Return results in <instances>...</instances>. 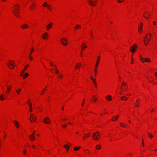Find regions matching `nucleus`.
<instances>
[{
	"label": "nucleus",
	"instance_id": "nucleus-1",
	"mask_svg": "<svg viewBox=\"0 0 157 157\" xmlns=\"http://www.w3.org/2000/svg\"><path fill=\"white\" fill-rule=\"evenodd\" d=\"M100 136L99 133L98 132H96L95 133L93 134L92 137L94 140H98L99 139Z\"/></svg>",
	"mask_w": 157,
	"mask_h": 157
},
{
	"label": "nucleus",
	"instance_id": "nucleus-2",
	"mask_svg": "<svg viewBox=\"0 0 157 157\" xmlns=\"http://www.w3.org/2000/svg\"><path fill=\"white\" fill-rule=\"evenodd\" d=\"M67 39L65 38H63L61 40V42L63 45L65 46L67 44Z\"/></svg>",
	"mask_w": 157,
	"mask_h": 157
},
{
	"label": "nucleus",
	"instance_id": "nucleus-3",
	"mask_svg": "<svg viewBox=\"0 0 157 157\" xmlns=\"http://www.w3.org/2000/svg\"><path fill=\"white\" fill-rule=\"evenodd\" d=\"M137 48V46L136 45L134 44L133 45V46H131L130 47V51L132 52H135V48Z\"/></svg>",
	"mask_w": 157,
	"mask_h": 157
},
{
	"label": "nucleus",
	"instance_id": "nucleus-4",
	"mask_svg": "<svg viewBox=\"0 0 157 157\" xmlns=\"http://www.w3.org/2000/svg\"><path fill=\"white\" fill-rule=\"evenodd\" d=\"M140 59L143 63H144V61H145L146 62H150L151 61L150 59L149 58H146L144 60V59L141 56H140Z\"/></svg>",
	"mask_w": 157,
	"mask_h": 157
},
{
	"label": "nucleus",
	"instance_id": "nucleus-5",
	"mask_svg": "<svg viewBox=\"0 0 157 157\" xmlns=\"http://www.w3.org/2000/svg\"><path fill=\"white\" fill-rule=\"evenodd\" d=\"M43 121L46 124H49L51 122L50 120L48 117H45L43 120Z\"/></svg>",
	"mask_w": 157,
	"mask_h": 157
},
{
	"label": "nucleus",
	"instance_id": "nucleus-6",
	"mask_svg": "<svg viewBox=\"0 0 157 157\" xmlns=\"http://www.w3.org/2000/svg\"><path fill=\"white\" fill-rule=\"evenodd\" d=\"M30 121L31 122H32L33 121H35L36 120V117L35 115L32 114L30 115Z\"/></svg>",
	"mask_w": 157,
	"mask_h": 157
},
{
	"label": "nucleus",
	"instance_id": "nucleus-7",
	"mask_svg": "<svg viewBox=\"0 0 157 157\" xmlns=\"http://www.w3.org/2000/svg\"><path fill=\"white\" fill-rule=\"evenodd\" d=\"M7 66L10 69H12L15 66V65L11 63L10 61H9V63L7 64Z\"/></svg>",
	"mask_w": 157,
	"mask_h": 157
},
{
	"label": "nucleus",
	"instance_id": "nucleus-8",
	"mask_svg": "<svg viewBox=\"0 0 157 157\" xmlns=\"http://www.w3.org/2000/svg\"><path fill=\"white\" fill-rule=\"evenodd\" d=\"M98 59L97 60V63H96V66H95L96 69L94 70L95 73L96 72V68L97 67H98V63L99 62V59H100V56H98ZM95 76H96V73H95Z\"/></svg>",
	"mask_w": 157,
	"mask_h": 157
},
{
	"label": "nucleus",
	"instance_id": "nucleus-9",
	"mask_svg": "<svg viewBox=\"0 0 157 157\" xmlns=\"http://www.w3.org/2000/svg\"><path fill=\"white\" fill-rule=\"evenodd\" d=\"M88 3L92 6H94L96 5V3H95L93 1L91 0H88Z\"/></svg>",
	"mask_w": 157,
	"mask_h": 157
},
{
	"label": "nucleus",
	"instance_id": "nucleus-10",
	"mask_svg": "<svg viewBox=\"0 0 157 157\" xmlns=\"http://www.w3.org/2000/svg\"><path fill=\"white\" fill-rule=\"evenodd\" d=\"M53 23L51 22L50 23L48 24L46 26L47 29L48 30H49L51 28L52 25Z\"/></svg>",
	"mask_w": 157,
	"mask_h": 157
},
{
	"label": "nucleus",
	"instance_id": "nucleus-11",
	"mask_svg": "<svg viewBox=\"0 0 157 157\" xmlns=\"http://www.w3.org/2000/svg\"><path fill=\"white\" fill-rule=\"evenodd\" d=\"M13 13L17 17H19V10L17 11H13Z\"/></svg>",
	"mask_w": 157,
	"mask_h": 157
},
{
	"label": "nucleus",
	"instance_id": "nucleus-12",
	"mask_svg": "<svg viewBox=\"0 0 157 157\" xmlns=\"http://www.w3.org/2000/svg\"><path fill=\"white\" fill-rule=\"evenodd\" d=\"M29 139L32 140H34L35 139V136L33 135V134H32L29 136Z\"/></svg>",
	"mask_w": 157,
	"mask_h": 157
},
{
	"label": "nucleus",
	"instance_id": "nucleus-13",
	"mask_svg": "<svg viewBox=\"0 0 157 157\" xmlns=\"http://www.w3.org/2000/svg\"><path fill=\"white\" fill-rule=\"evenodd\" d=\"M28 27V26L27 25L25 24L21 25V28L23 29H25L27 28Z\"/></svg>",
	"mask_w": 157,
	"mask_h": 157
},
{
	"label": "nucleus",
	"instance_id": "nucleus-14",
	"mask_svg": "<svg viewBox=\"0 0 157 157\" xmlns=\"http://www.w3.org/2000/svg\"><path fill=\"white\" fill-rule=\"evenodd\" d=\"M147 35H146V36L145 37L144 39H147V42H146V41H145V40H144V42L145 43V44L146 45H147L149 43V41H150V39H147Z\"/></svg>",
	"mask_w": 157,
	"mask_h": 157
},
{
	"label": "nucleus",
	"instance_id": "nucleus-15",
	"mask_svg": "<svg viewBox=\"0 0 157 157\" xmlns=\"http://www.w3.org/2000/svg\"><path fill=\"white\" fill-rule=\"evenodd\" d=\"M14 124L15 125L16 127L17 128H19V123L17 121H14Z\"/></svg>",
	"mask_w": 157,
	"mask_h": 157
},
{
	"label": "nucleus",
	"instance_id": "nucleus-16",
	"mask_svg": "<svg viewBox=\"0 0 157 157\" xmlns=\"http://www.w3.org/2000/svg\"><path fill=\"white\" fill-rule=\"evenodd\" d=\"M87 48L86 46L85 45V44L84 43H83L82 44V46L81 47L82 50H84V49Z\"/></svg>",
	"mask_w": 157,
	"mask_h": 157
},
{
	"label": "nucleus",
	"instance_id": "nucleus-17",
	"mask_svg": "<svg viewBox=\"0 0 157 157\" xmlns=\"http://www.w3.org/2000/svg\"><path fill=\"white\" fill-rule=\"evenodd\" d=\"M48 37V33H45L43 35L42 37L44 39H46V37Z\"/></svg>",
	"mask_w": 157,
	"mask_h": 157
},
{
	"label": "nucleus",
	"instance_id": "nucleus-18",
	"mask_svg": "<svg viewBox=\"0 0 157 157\" xmlns=\"http://www.w3.org/2000/svg\"><path fill=\"white\" fill-rule=\"evenodd\" d=\"M105 98L108 101H111L112 99L111 96L110 95H108Z\"/></svg>",
	"mask_w": 157,
	"mask_h": 157
},
{
	"label": "nucleus",
	"instance_id": "nucleus-19",
	"mask_svg": "<svg viewBox=\"0 0 157 157\" xmlns=\"http://www.w3.org/2000/svg\"><path fill=\"white\" fill-rule=\"evenodd\" d=\"M64 147L66 149L67 151H68L69 148L70 147L68 145H65L64 146Z\"/></svg>",
	"mask_w": 157,
	"mask_h": 157
},
{
	"label": "nucleus",
	"instance_id": "nucleus-20",
	"mask_svg": "<svg viewBox=\"0 0 157 157\" xmlns=\"http://www.w3.org/2000/svg\"><path fill=\"white\" fill-rule=\"evenodd\" d=\"M43 6L47 7H50V5L48 4L46 2H45L44 3Z\"/></svg>",
	"mask_w": 157,
	"mask_h": 157
},
{
	"label": "nucleus",
	"instance_id": "nucleus-21",
	"mask_svg": "<svg viewBox=\"0 0 157 157\" xmlns=\"http://www.w3.org/2000/svg\"><path fill=\"white\" fill-rule=\"evenodd\" d=\"M90 79L93 80L94 85H95V86L96 87L97 85L95 82V79L93 78L92 77H90Z\"/></svg>",
	"mask_w": 157,
	"mask_h": 157
},
{
	"label": "nucleus",
	"instance_id": "nucleus-22",
	"mask_svg": "<svg viewBox=\"0 0 157 157\" xmlns=\"http://www.w3.org/2000/svg\"><path fill=\"white\" fill-rule=\"evenodd\" d=\"M29 105L30 108L29 111L30 112H32V104L31 103H29Z\"/></svg>",
	"mask_w": 157,
	"mask_h": 157
},
{
	"label": "nucleus",
	"instance_id": "nucleus-23",
	"mask_svg": "<svg viewBox=\"0 0 157 157\" xmlns=\"http://www.w3.org/2000/svg\"><path fill=\"white\" fill-rule=\"evenodd\" d=\"M121 99L122 100H127L128 99V98L127 97L125 96H123L121 97Z\"/></svg>",
	"mask_w": 157,
	"mask_h": 157
},
{
	"label": "nucleus",
	"instance_id": "nucleus-24",
	"mask_svg": "<svg viewBox=\"0 0 157 157\" xmlns=\"http://www.w3.org/2000/svg\"><path fill=\"white\" fill-rule=\"evenodd\" d=\"M119 117V116L118 115H117L115 117H113L112 119V121H116Z\"/></svg>",
	"mask_w": 157,
	"mask_h": 157
},
{
	"label": "nucleus",
	"instance_id": "nucleus-25",
	"mask_svg": "<svg viewBox=\"0 0 157 157\" xmlns=\"http://www.w3.org/2000/svg\"><path fill=\"white\" fill-rule=\"evenodd\" d=\"M3 95L2 94H1V96L0 97V100L1 101H3L5 100V98L3 97Z\"/></svg>",
	"mask_w": 157,
	"mask_h": 157
},
{
	"label": "nucleus",
	"instance_id": "nucleus-26",
	"mask_svg": "<svg viewBox=\"0 0 157 157\" xmlns=\"http://www.w3.org/2000/svg\"><path fill=\"white\" fill-rule=\"evenodd\" d=\"M81 147L80 146L75 147L74 148V149L75 151H78L79 150L80 148Z\"/></svg>",
	"mask_w": 157,
	"mask_h": 157
},
{
	"label": "nucleus",
	"instance_id": "nucleus-27",
	"mask_svg": "<svg viewBox=\"0 0 157 157\" xmlns=\"http://www.w3.org/2000/svg\"><path fill=\"white\" fill-rule=\"evenodd\" d=\"M96 148L97 150L100 149L101 148V146L99 145H97L96 146Z\"/></svg>",
	"mask_w": 157,
	"mask_h": 157
},
{
	"label": "nucleus",
	"instance_id": "nucleus-28",
	"mask_svg": "<svg viewBox=\"0 0 157 157\" xmlns=\"http://www.w3.org/2000/svg\"><path fill=\"white\" fill-rule=\"evenodd\" d=\"M120 124L121 127H125V124H124L122 123L121 122L120 123Z\"/></svg>",
	"mask_w": 157,
	"mask_h": 157
},
{
	"label": "nucleus",
	"instance_id": "nucleus-29",
	"mask_svg": "<svg viewBox=\"0 0 157 157\" xmlns=\"http://www.w3.org/2000/svg\"><path fill=\"white\" fill-rule=\"evenodd\" d=\"M81 27V26L80 25H76L75 26V29H79V28H80Z\"/></svg>",
	"mask_w": 157,
	"mask_h": 157
},
{
	"label": "nucleus",
	"instance_id": "nucleus-30",
	"mask_svg": "<svg viewBox=\"0 0 157 157\" xmlns=\"http://www.w3.org/2000/svg\"><path fill=\"white\" fill-rule=\"evenodd\" d=\"M28 75H29V74L27 73H26L24 75L23 78L25 79V77H27L28 76Z\"/></svg>",
	"mask_w": 157,
	"mask_h": 157
},
{
	"label": "nucleus",
	"instance_id": "nucleus-31",
	"mask_svg": "<svg viewBox=\"0 0 157 157\" xmlns=\"http://www.w3.org/2000/svg\"><path fill=\"white\" fill-rule=\"evenodd\" d=\"M25 71V70H23L20 74V76H22L23 75L24 72Z\"/></svg>",
	"mask_w": 157,
	"mask_h": 157
},
{
	"label": "nucleus",
	"instance_id": "nucleus-32",
	"mask_svg": "<svg viewBox=\"0 0 157 157\" xmlns=\"http://www.w3.org/2000/svg\"><path fill=\"white\" fill-rule=\"evenodd\" d=\"M21 90V89H20L19 90H16V91L17 93V94H19Z\"/></svg>",
	"mask_w": 157,
	"mask_h": 157
},
{
	"label": "nucleus",
	"instance_id": "nucleus-33",
	"mask_svg": "<svg viewBox=\"0 0 157 157\" xmlns=\"http://www.w3.org/2000/svg\"><path fill=\"white\" fill-rule=\"evenodd\" d=\"M77 65L78 67H81V64L80 63H77Z\"/></svg>",
	"mask_w": 157,
	"mask_h": 157
},
{
	"label": "nucleus",
	"instance_id": "nucleus-34",
	"mask_svg": "<svg viewBox=\"0 0 157 157\" xmlns=\"http://www.w3.org/2000/svg\"><path fill=\"white\" fill-rule=\"evenodd\" d=\"M142 26H141L140 28L139 27H138V30L139 32H140V30H142Z\"/></svg>",
	"mask_w": 157,
	"mask_h": 157
},
{
	"label": "nucleus",
	"instance_id": "nucleus-35",
	"mask_svg": "<svg viewBox=\"0 0 157 157\" xmlns=\"http://www.w3.org/2000/svg\"><path fill=\"white\" fill-rule=\"evenodd\" d=\"M18 6L17 5H16L15 6ZM14 9L15 10V11H17L19 10L16 7H15Z\"/></svg>",
	"mask_w": 157,
	"mask_h": 157
},
{
	"label": "nucleus",
	"instance_id": "nucleus-36",
	"mask_svg": "<svg viewBox=\"0 0 157 157\" xmlns=\"http://www.w3.org/2000/svg\"><path fill=\"white\" fill-rule=\"evenodd\" d=\"M45 92V89H44L41 92V94L43 95Z\"/></svg>",
	"mask_w": 157,
	"mask_h": 157
},
{
	"label": "nucleus",
	"instance_id": "nucleus-37",
	"mask_svg": "<svg viewBox=\"0 0 157 157\" xmlns=\"http://www.w3.org/2000/svg\"><path fill=\"white\" fill-rule=\"evenodd\" d=\"M148 135L151 138H152L153 137V136L151 135L150 134V133H148Z\"/></svg>",
	"mask_w": 157,
	"mask_h": 157
},
{
	"label": "nucleus",
	"instance_id": "nucleus-38",
	"mask_svg": "<svg viewBox=\"0 0 157 157\" xmlns=\"http://www.w3.org/2000/svg\"><path fill=\"white\" fill-rule=\"evenodd\" d=\"M93 97L95 98L94 99V101H97V98H96L95 95H94Z\"/></svg>",
	"mask_w": 157,
	"mask_h": 157
},
{
	"label": "nucleus",
	"instance_id": "nucleus-39",
	"mask_svg": "<svg viewBox=\"0 0 157 157\" xmlns=\"http://www.w3.org/2000/svg\"><path fill=\"white\" fill-rule=\"evenodd\" d=\"M47 8L49 10H51L52 9V7L51 6H50V7H48Z\"/></svg>",
	"mask_w": 157,
	"mask_h": 157
},
{
	"label": "nucleus",
	"instance_id": "nucleus-40",
	"mask_svg": "<svg viewBox=\"0 0 157 157\" xmlns=\"http://www.w3.org/2000/svg\"><path fill=\"white\" fill-rule=\"evenodd\" d=\"M33 48H32L31 50V52L29 54V55L32 54V53L33 52Z\"/></svg>",
	"mask_w": 157,
	"mask_h": 157
},
{
	"label": "nucleus",
	"instance_id": "nucleus-41",
	"mask_svg": "<svg viewBox=\"0 0 157 157\" xmlns=\"http://www.w3.org/2000/svg\"><path fill=\"white\" fill-rule=\"evenodd\" d=\"M67 126V124H63V125L62 126L63 128H65Z\"/></svg>",
	"mask_w": 157,
	"mask_h": 157
},
{
	"label": "nucleus",
	"instance_id": "nucleus-42",
	"mask_svg": "<svg viewBox=\"0 0 157 157\" xmlns=\"http://www.w3.org/2000/svg\"><path fill=\"white\" fill-rule=\"evenodd\" d=\"M124 0H118V2L119 3L122 2Z\"/></svg>",
	"mask_w": 157,
	"mask_h": 157
},
{
	"label": "nucleus",
	"instance_id": "nucleus-43",
	"mask_svg": "<svg viewBox=\"0 0 157 157\" xmlns=\"http://www.w3.org/2000/svg\"><path fill=\"white\" fill-rule=\"evenodd\" d=\"M29 59H30V60H32V59H33V58H32V56H29Z\"/></svg>",
	"mask_w": 157,
	"mask_h": 157
},
{
	"label": "nucleus",
	"instance_id": "nucleus-44",
	"mask_svg": "<svg viewBox=\"0 0 157 157\" xmlns=\"http://www.w3.org/2000/svg\"><path fill=\"white\" fill-rule=\"evenodd\" d=\"M156 24V22L155 21H154L153 22V25H155Z\"/></svg>",
	"mask_w": 157,
	"mask_h": 157
},
{
	"label": "nucleus",
	"instance_id": "nucleus-45",
	"mask_svg": "<svg viewBox=\"0 0 157 157\" xmlns=\"http://www.w3.org/2000/svg\"><path fill=\"white\" fill-rule=\"evenodd\" d=\"M56 73L57 74H58V73H59V71H58L57 69H56Z\"/></svg>",
	"mask_w": 157,
	"mask_h": 157
},
{
	"label": "nucleus",
	"instance_id": "nucleus-46",
	"mask_svg": "<svg viewBox=\"0 0 157 157\" xmlns=\"http://www.w3.org/2000/svg\"><path fill=\"white\" fill-rule=\"evenodd\" d=\"M29 66V65H26L25 66V69H26L27 67V66Z\"/></svg>",
	"mask_w": 157,
	"mask_h": 157
},
{
	"label": "nucleus",
	"instance_id": "nucleus-47",
	"mask_svg": "<svg viewBox=\"0 0 157 157\" xmlns=\"http://www.w3.org/2000/svg\"><path fill=\"white\" fill-rule=\"evenodd\" d=\"M87 138V136H83V138L84 139H86V138Z\"/></svg>",
	"mask_w": 157,
	"mask_h": 157
},
{
	"label": "nucleus",
	"instance_id": "nucleus-48",
	"mask_svg": "<svg viewBox=\"0 0 157 157\" xmlns=\"http://www.w3.org/2000/svg\"><path fill=\"white\" fill-rule=\"evenodd\" d=\"M10 89L8 87L7 89V90L8 91V92H9L10 91Z\"/></svg>",
	"mask_w": 157,
	"mask_h": 157
},
{
	"label": "nucleus",
	"instance_id": "nucleus-49",
	"mask_svg": "<svg viewBox=\"0 0 157 157\" xmlns=\"http://www.w3.org/2000/svg\"><path fill=\"white\" fill-rule=\"evenodd\" d=\"M63 76L61 75H59V78H62L63 77Z\"/></svg>",
	"mask_w": 157,
	"mask_h": 157
},
{
	"label": "nucleus",
	"instance_id": "nucleus-50",
	"mask_svg": "<svg viewBox=\"0 0 157 157\" xmlns=\"http://www.w3.org/2000/svg\"><path fill=\"white\" fill-rule=\"evenodd\" d=\"M26 150H24L23 152V153L24 154H25L26 153Z\"/></svg>",
	"mask_w": 157,
	"mask_h": 157
},
{
	"label": "nucleus",
	"instance_id": "nucleus-51",
	"mask_svg": "<svg viewBox=\"0 0 157 157\" xmlns=\"http://www.w3.org/2000/svg\"><path fill=\"white\" fill-rule=\"evenodd\" d=\"M139 105V103H137V104H135V106L136 107H138V106L137 105Z\"/></svg>",
	"mask_w": 157,
	"mask_h": 157
},
{
	"label": "nucleus",
	"instance_id": "nucleus-52",
	"mask_svg": "<svg viewBox=\"0 0 157 157\" xmlns=\"http://www.w3.org/2000/svg\"><path fill=\"white\" fill-rule=\"evenodd\" d=\"M131 95V94H130V93H128L127 94V96H130Z\"/></svg>",
	"mask_w": 157,
	"mask_h": 157
},
{
	"label": "nucleus",
	"instance_id": "nucleus-53",
	"mask_svg": "<svg viewBox=\"0 0 157 157\" xmlns=\"http://www.w3.org/2000/svg\"><path fill=\"white\" fill-rule=\"evenodd\" d=\"M155 75L156 77L157 78V72H155Z\"/></svg>",
	"mask_w": 157,
	"mask_h": 157
},
{
	"label": "nucleus",
	"instance_id": "nucleus-54",
	"mask_svg": "<svg viewBox=\"0 0 157 157\" xmlns=\"http://www.w3.org/2000/svg\"><path fill=\"white\" fill-rule=\"evenodd\" d=\"M126 85V83H124L123 84V86H124Z\"/></svg>",
	"mask_w": 157,
	"mask_h": 157
},
{
	"label": "nucleus",
	"instance_id": "nucleus-55",
	"mask_svg": "<svg viewBox=\"0 0 157 157\" xmlns=\"http://www.w3.org/2000/svg\"><path fill=\"white\" fill-rule=\"evenodd\" d=\"M75 68H76V69H78V67L77 65L76 66H75Z\"/></svg>",
	"mask_w": 157,
	"mask_h": 157
},
{
	"label": "nucleus",
	"instance_id": "nucleus-56",
	"mask_svg": "<svg viewBox=\"0 0 157 157\" xmlns=\"http://www.w3.org/2000/svg\"><path fill=\"white\" fill-rule=\"evenodd\" d=\"M144 16V17H145V18H146V19H148V17H145L144 15V16Z\"/></svg>",
	"mask_w": 157,
	"mask_h": 157
},
{
	"label": "nucleus",
	"instance_id": "nucleus-57",
	"mask_svg": "<svg viewBox=\"0 0 157 157\" xmlns=\"http://www.w3.org/2000/svg\"><path fill=\"white\" fill-rule=\"evenodd\" d=\"M142 143L143 146H144V143L143 140H142Z\"/></svg>",
	"mask_w": 157,
	"mask_h": 157
},
{
	"label": "nucleus",
	"instance_id": "nucleus-58",
	"mask_svg": "<svg viewBox=\"0 0 157 157\" xmlns=\"http://www.w3.org/2000/svg\"><path fill=\"white\" fill-rule=\"evenodd\" d=\"M5 136L4 137V138H5L6 137V133H5Z\"/></svg>",
	"mask_w": 157,
	"mask_h": 157
},
{
	"label": "nucleus",
	"instance_id": "nucleus-59",
	"mask_svg": "<svg viewBox=\"0 0 157 157\" xmlns=\"http://www.w3.org/2000/svg\"><path fill=\"white\" fill-rule=\"evenodd\" d=\"M62 110H64V108H63V107L62 108Z\"/></svg>",
	"mask_w": 157,
	"mask_h": 157
},
{
	"label": "nucleus",
	"instance_id": "nucleus-60",
	"mask_svg": "<svg viewBox=\"0 0 157 157\" xmlns=\"http://www.w3.org/2000/svg\"><path fill=\"white\" fill-rule=\"evenodd\" d=\"M83 105H84V103H82V106H83Z\"/></svg>",
	"mask_w": 157,
	"mask_h": 157
},
{
	"label": "nucleus",
	"instance_id": "nucleus-61",
	"mask_svg": "<svg viewBox=\"0 0 157 157\" xmlns=\"http://www.w3.org/2000/svg\"><path fill=\"white\" fill-rule=\"evenodd\" d=\"M125 82H122V84H123V83H124Z\"/></svg>",
	"mask_w": 157,
	"mask_h": 157
},
{
	"label": "nucleus",
	"instance_id": "nucleus-62",
	"mask_svg": "<svg viewBox=\"0 0 157 157\" xmlns=\"http://www.w3.org/2000/svg\"><path fill=\"white\" fill-rule=\"evenodd\" d=\"M29 101H30L29 100L28 101V104L29 103Z\"/></svg>",
	"mask_w": 157,
	"mask_h": 157
},
{
	"label": "nucleus",
	"instance_id": "nucleus-63",
	"mask_svg": "<svg viewBox=\"0 0 157 157\" xmlns=\"http://www.w3.org/2000/svg\"><path fill=\"white\" fill-rule=\"evenodd\" d=\"M120 94H122L121 93V92H120Z\"/></svg>",
	"mask_w": 157,
	"mask_h": 157
},
{
	"label": "nucleus",
	"instance_id": "nucleus-64",
	"mask_svg": "<svg viewBox=\"0 0 157 157\" xmlns=\"http://www.w3.org/2000/svg\"><path fill=\"white\" fill-rule=\"evenodd\" d=\"M50 64L51 66H53V65L51 63Z\"/></svg>",
	"mask_w": 157,
	"mask_h": 157
}]
</instances>
